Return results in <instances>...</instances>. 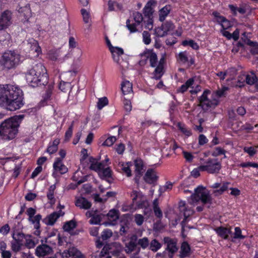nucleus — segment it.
Masks as SVG:
<instances>
[{
    "label": "nucleus",
    "instance_id": "obj_1",
    "mask_svg": "<svg viewBox=\"0 0 258 258\" xmlns=\"http://www.w3.org/2000/svg\"><path fill=\"white\" fill-rule=\"evenodd\" d=\"M24 118V114L9 117L0 123V137L3 140L14 139L18 133V128Z\"/></svg>",
    "mask_w": 258,
    "mask_h": 258
},
{
    "label": "nucleus",
    "instance_id": "obj_2",
    "mask_svg": "<svg viewBox=\"0 0 258 258\" xmlns=\"http://www.w3.org/2000/svg\"><path fill=\"white\" fill-rule=\"evenodd\" d=\"M142 59L140 61L141 65L146 63V60H149L150 66L152 68H155L153 73V78L155 80H159L164 73V64L165 58L163 57L158 61L157 55L152 50H146L143 53L140 54Z\"/></svg>",
    "mask_w": 258,
    "mask_h": 258
},
{
    "label": "nucleus",
    "instance_id": "obj_3",
    "mask_svg": "<svg viewBox=\"0 0 258 258\" xmlns=\"http://www.w3.org/2000/svg\"><path fill=\"white\" fill-rule=\"evenodd\" d=\"M26 78L27 82L32 87L44 85L48 80L46 70L40 62L35 63L28 71Z\"/></svg>",
    "mask_w": 258,
    "mask_h": 258
},
{
    "label": "nucleus",
    "instance_id": "obj_4",
    "mask_svg": "<svg viewBox=\"0 0 258 258\" xmlns=\"http://www.w3.org/2000/svg\"><path fill=\"white\" fill-rule=\"evenodd\" d=\"M20 55L14 51H7L3 53L0 65L8 70L15 68L20 62Z\"/></svg>",
    "mask_w": 258,
    "mask_h": 258
},
{
    "label": "nucleus",
    "instance_id": "obj_5",
    "mask_svg": "<svg viewBox=\"0 0 258 258\" xmlns=\"http://www.w3.org/2000/svg\"><path fill=\"white\" fill-rule=\"evenodd\" d=\"M190 198V203L191 204H194L201 200L203 204H208V207L209 208L212 203V198L210 195L202 186H199L195 189V194L191 195Z\"/></svg>",
    "mask_w": 258,
    "mask_h": 258
},
{
    "label": "nucleus",
    "instance_id": "obj_6",
    "mask_svg": "<svg viewBox=\"0 0 258 258\" xmlns=\"http://www.w3.org/2000/svg\"><path fill=\"white\" fill-rule=\"evenodd\" d=\"M24 104L22 98H0V106L9 111H15Z\"/></svg>",
    "mask_w": 258,
    "mask_h": 258
},
{
    "label": "nucleus",
    "instance_id": "obj_7",
    "mask_svg": "<svg viewBox=\"0 0 258 258\" xmlns=\"http://www.w3.org/2000/svg\"><path fill=\"white\" fill-rule=\"evenodd\" d=\"M24 95L23 91L18 86L0 85V97H23Z\"/></svg>",
    "mask_w": 258,
    "mask_h": 258
},
{
    "label": "nucleus",
    "instance_id": "obj_8",
    "mask_svg": "<svg viewBox=\"0 0 258 258\" xmlns=\"http://www.w3.org/2000/svg\"><path fill=\"white\" fill-rule=\"evenodd\" d=\"M221 168V165L217 159L209 158L204 165L199 167L202 171H207L210 174L217 173Z\"/></svg>",
    "mask_w": 258,
    "mask_h": 258
},
{
    "label": "nucleus",
    "instance_id": "obj_9",
    "mask_svg": "<svg viewBox=\"0 0 258 258\" xmlns=\"http://www.w3.org/2000/svg\"><path fill=\"white\" fill-rule=\"evenodd\" d=\"M175 28V26L173 22L167 21L155 29V33L159 37H163L170 34L173 35L174 33Z\"/></svg>",
    "mask_w": 258,
    "mask_h": 258
},
{
    "label": "nucleus",
    "instance_id": "obj_10",
    "mask_svg": "<svg viewBox=\"0 0 258 258\" xmlns=\"http://www.w3.org/2000/svg\"><path fill=\"white\" fill-rule=\"evenodd\" d=\"M133 19L135 23H131L132 20L128 19L126 21V27L131 33L136 32L138 31L137 26L139 25L143 21V17L141 13L135 12L133 14Z\"/></svg>",
    "mask_w": 258,
    "mask_h": 258
},
{
    "label": "nucleus",
    "instance_id": "obj_11",
    "mask_svg": "<svg viewBox=\"0 0 258 258\" xmlns=\"http://www.w3.org/2000/svg\"><path fill=\"white\" fill-rule=\"evenodd\" d=\"M12 13L5 11L0 16V31L7 29L12 23Z\"/></svg>",
    "mask_w": 258,
    "mask_h": 258
},
{
    "label": "nucleus",
    "instance_id": "obj_12",
    "mask_svg": "<svg viewBox=\"0 0 258 258\" xmlns=\"http://www.w3.org/2000/svg\"><path fill=\"white\" fill-rule=\"evenodd\" d=\"M29 216L28 220L34 224L35 229L40 228V221L41 219V216L38 214L34 216L36 213V210L33 208H29L26 211Z\"/></svg>",
    "mask_w": 258,
    "mask_h": 258
},
{
    "label": "nucleus",
    "instance_id": "obj_13",
    "mask_svg": "<svg viewBox=\"0 0 258 258\" xmlns=\"http://www.w3.org/2000/svg\"><path fill=\"white\" fill-rule=\"evenodd\" d=\"M164 241L165 243L167 244V247L165 251H168V258H172L174 253L178 250L176 242L174 239L168 237L164 238Z\"/></svg>",
    "mask_w": 258,
    "mask_h": 258
},
{
    "label": "nucleus",
    "instance_id": "obj_14",
    "mask_svg": "<svg viewBox=\"0 0 258 258\" xmlns=\"http://www.w3.org/2000/svg\"><path fill=\"white\" fill-rule=\"evenodd\" d=\"M200 105L204 110H208L210 107H215L219 103L216 98H200Z\"/></svg>",
    "mask_w": 258,
    "mask_h": 258
},
{
    "label": "nucleus",
    "instance_id": "obj_15",
    "mask_svg": "<svg viewBox=\"0 0 258 258\" xmlns=\"http://www.w3.org/2000/svg\"><path fill=\"white\" fill-rule=\"evenodd\" d=\"M52 249L46 244H42L37 247L35 250V253L38 256H44L51 253Z\"/></svg>",
    "mask_w": 258,
    "mask_h": 258
},
{
    "label": "nucleus",
    "instance_id": "obj_16",
    "mask_svg": "<svg viewBox=\"0 0 258 258\" xmlns=\"http://www.w3.org/2000/svg\"><path fill=\"white\" fill-rule=\"evenodd\" d=\"M61 211H59L58 212H54L49 215L43 220V222L47 225H53L56 221L57 219L61 216ZM64 214L63 213L61 215Z\"/></svg>",
    "mask_w": 258,
    "mask_h": 258
},
{
    "label": "nucleus",
    "instance_id": "obj_17",
    "mask_svg": "<svg viewBox=\"0 0 258 258\" xmlns=\"http://www.w3.org/2000/svg\"><path fill=\"white\" fill-rule=\"evenodd\" d=\"M59 88L61 92H67L69 91V96H74L77 95L75 91L73 90V88L70 82L61 81L59 83Z\"/></svg>",
    "mask_w": 258,
    "mask_h": 258
},
{
    "label": "nucleus",
    "instance_id": "obj_18",
    "mask_svg": "<svg viewBox=\"0 0 258 258\" xmlns=\"http://www.w3.org/2000/svg\"><path fill=\"white\" fill-rule=\"evenodd\" d=\"M158 178V177L156 172L152 169H148L144 177L145 181L149 184L155 182L157 180Z\"/></svg>",
    "mask_w": 258,
    "mask_h": 258
},
{
    "label": "nucleus",
    "instance_id": "obj_19",
    "mask_svg": "<svg viewBox=\"0 0 258 258\" xmlns=\"http://www.w3.org/2000/svg\"><path fill=\"white\" fill-rule=\"evenodd\" d=\"M121 90L123 95H133L132 84L128 81H122L121 84Z\"/></svg>",
    "mask_w": 258,
    "mask_h": 258
},
{
    "label": "nucleus",
    "instance_id": "obj_20",
    "mask_svg": "<svg viewBox=\"0 0 258 258\" xmlns=\"http://www.w3.org/2000/svg\"><path fill=\"white\" fill-rule=\"evenodd\" d=\"M191 254V249L189 244L186 241L182 243L179 251V258L189 257Z\"/></svg>",
    "mask_w": 258,
    "mask_h": 258
},
{
    "label": "nucleus",
    "instance_id": "obj_21",
    "mask_svg": "<svg viewBox=\"0 0 258 258\" xmlns=\"http://www.w3.org/2000/svg\"><path fill=\"white\" fill-rule=\"evenodd\" d=\"M53 167L55 171L59 172L63 174L67 173L68 171V168L62 163L60 158H57L54 162Z\"/></svg>",
    "mask_w": 258,
    "mask_h": 258
},
{
    "label": "nucleus",
    "instance_id": "obj_22",
    "mask_svg": "<svg viewBox=\"0 0 258 258\" xmlns=\"http://www.w3.org/2000/svg\"><path fill=\"white\" fill-rule=\"evenodd\" d=\"M75 205L81 209L88 210L90 209L92 204L84 197H79L75 202Z\"/></svg>",
    "mask_w": 258,
    "mask_h": 258
},
{
    "label": "nucleus",
    "instance_id": "obj_23",
    "mask_svg": "<svg viewBox=\"0 0 258 258\" xmlns=\"http://www.w3.org/2000/svg\"><path fill=\"white\" fill-rule=\"evenodd\" d=\"M125 251L127 253H131L136 251L134 253L135 255H138L140 251V248L137 247L136 242L131 240L128 243L126 244Z\"/></svg>",
    "mask_w": 258,
    "mask_h": 258
},
{
    "label": "nucleus",
    "instance_id": "obj_24",
    "mask_svg": "<svg viewBox=\"0 0 258 258\" xmlns=\"http://www.w3.org/2000/svg\"><path fill=\"white\" fill-rule=\"evenodd\" d=\"M26 46L30 51L36 52L37 54L40 51V47L39 46L37 41L33 38L29 39L27 41Z\"/></svg>",
    "mask_w": 258,
    "mask_h": 258
},
{
    "label": "nucleus",
    "instance_id": "obj_25",
    "mask_svg": "<svg viewBox=\"0 0 258 258\" xmlns=\"http://www.w3.org/2000/svg\"><path fill=\"white\" fill-rule=\"evenodd\" d=\"M98 174L101 178L105 179L109 183L112 182V171L109 167L103 169Z\"/></svg>",
    "mask_w": 258,
    "mask_h": 258
},
{
    "label": "nucleus",
    "instance_id": "obj_26",
    "mask_svg": "<svg viewBox=\"0 0 258 258\" xmlns=\"http://www.w3.org/2000/svg\"><path fill=\"white\" fill-rule=\"evenodd\" d=\"M18 11L21 15L24 17L25 21L27 22L31 17V11L29 5H27L23 7H20Z\"/></svg>",
    "mask_w": 258,
    "mask_h": 258
},
{
    "label": "nucleus",
    "instance_id": "obj_27",
    "mask_svg": "<svg viewBox=\"0 0 258 258\" xmlns=\"http://www.w3.org/2000/svg\"><path fill=\"white\" fill-rule=\"evenodd\" d=\"M134 165L135 167V174H139V175H142L145 170L143 160L141 159H137L134 161Z\"/></svg>",
    "mask_w": 258,
    "mask_h": 258
},
{
    "label": "nucleus",
    "instance_id": "obj_28",
    "mask_svg": "<svg viewBox=\"0 0 258 258\" xmlns=\"http://www.w3.org/2000/svg\"><path fill=\"white\" fill-rule=\"evenodd\" d=\"M171 10L170 6L166 5L159 11V20L161 22H163L166 17L168 15Z\"/></svg>",
    "mask_w": 258,
    "mask_h": 258
},
{
    "label": "nucleus",
    "instance_id": "obj_29",
    "mask_svg": "<svg viewBox=\"0 0 258 258\" xmlns=\"http://www.w3.org/2000/svg\"><path fill=\"white\" fill-rule=\"evenodd\" d=\"M241 80H243L246 84L249 85L254 84L257 79V77L253 73L250 74L243 75L240 77Z\"/></svg>",
    "mask_w": 258,
    "mask_h": 258
},
{
    "label": "nucleus",
    "instance_id": "obj_30",
    "mask_svg": "<svg viewBox=\"0 0 258 258\" xmlns=\"http://www.w3.org/2000/svg\"><path fill=\"white\" fill-rule=\"evenodd\" d=\"M215 230L218 235L225 239H228L229 234L231 233L230 229L224 227H218Z\"/></svg>",
    "mask_w": 258,
    "mask_h": 258
},
{
    "label": "nucleus",
    "instance_id": "obj_31",
    "mask_svg": "<svg viewBox=\"0 0 258 258\" xmlns=\"http://www.w3.org/2000/svg\"><path fill=\"white\" fill-rule=\"evenodd\" d=\"M28 235H25L22 232L13 233L12 237L14 240L17 241L18 242L23 245L24 240H26Z\"/></svg>",
    "mask_w": 258,
    "mask_h": 258
},
{
    "label": "nucleus",
    "instance_id": "obj_32",
    "mask_svg": "<svg viewBox=\"0 0 258 258\" xmlns=\"http://www.w3.org/2000/svg\"><path fill=\"white\" fill-rule=\"evenodd\" d=\"M183 213L184 219L181 223V225L182 226V230H183L185 223L187 222V218L192 215L194 213V211L193 210L190 209L186 208L184 211H182Z\"/></svg>",
    "mask_w": 258,
    "mask_h": 258
},
{
    "label": "nucleus",
    "instance_id": "obj_33",
    "mask_svg": "<svg viewBox=\"0 0 258 258\" xmlns=\"http://www.w3.org/2000/svg\"><path fill=\"white\" fill-rule=\"evenodd\" d=\"M102 214H99L97 210L94 211V215L89 220L91 224H99L101 221Z\"/></svg>",
    "mask_w": 258,
    "mask_h": 258
},
{
    "label": "nucleus",
    "instance_id": "obj_34",
    "mask_svg": "<svg viewBox=\"0 0 258 258\" xmlns=\"http://www.w3.org/2000/svg\"><path fill=\"white\" fill-rule=\"evenodd\" d=\"M153 210L155 213V215L156 217L159 218H161L162 217V212L159 207L158 206V199H156L154 200L153 203Z\"/></svg>",
    "mask_w": 258,
    "mask_h": 258
},
{
    "label": "nucleus",
    "instance_id": "obj_35",
    "mask_svg": "<svg viewBox=\"0 0 258 258\" xmlns=\"http://www.w3.org/2000/svg\"><path fill=\"white\" fill-rule=\"evenodd\" d=\"M228 7L231 11L232 13L235 16L237 14V13H239L241 14H243L246 12L245 9L243 7L238 8L233 5H229Z\"/></svg>",
    "mask_w": 258,
    "mask_h": 258
},
{
    "label": "nucleus",
    "instance_id": "obj_36",
    "mask_svg": "<svg viewBox=\"0 0 258 258\" xmlns=\"http://www.w3.org/2000/svg\"><path fill=\"white\" fill-rule=\"evenodd\" d=\"M219 23L221 25L222 29H227L231 27L230 22L224 17H219Z\"/></svg>",
    "mask_w": 258,
    "mask_h": 258
},
{
    "label": "nucleus",
    "instance_id": "obj_37",
    "mask_svg": "<svg viewBox=\"0 0 258 258\" xmlns=\"http://www.w3.org/2000/svg\"><path fill=\"white\" fill-rule=\"evenodd\" d=\"M150 249L156 252L161 247V244L157 241L156 239L152 240L150 243H149Z\"/></svg>",
    "mask_w": 258,
    "mask_h": 258
},
{
    "label": "nucleus",
    "instance_id": "obj_38",
    "mask_svg": "<svg viewBox=\"0 0 258 258\" xmlns=\"http://www.w3.org/2000/svg\"><path fill=\"white\" fill-rule=\"evenodd\" d=\"M129 222L126 220L122 221L119 229V233L121 235H125L128 232L129 229Z\"/></svg>",
    "mask_w": 258,
    "mask_h": 258
},
{
    "label": "nucleus",
    "instance_id": "obj_39",
    "mask_svg": "<svg viewBox=\"0 0 258 258\" xmlns=\"http://www.w3.org/2000/svg\"><path fill=\"white\" fill-rule=\"evenodd\" d=\"M38 240H35L31 238V236L28 235L25 240V246L29 248H31L34 247L35 245L37 243Z\"/></svg>",
    "mask_w": 258,
    "mask_h": 258
},
{
    "label": "nucleus",
    "instance_id": "obj_40",
    "mask_svg": "<svg viewBox=\"0 0 258 258\" xmlns=\"http://www.w3.org/2000/svg\"><path fill=\"white\" fill-rule=\"evenodd\" d=\"M108 219L110 221H114L118 219V212L115 210H111L107 214Z\"/></svg>",
    "mask_w": 258,
    "mask_h": 258
},
{
    "label": "nucleus",
    "instance_id": "obj_41",
    "mask_svg": "<svg viewBox=\"0 0 258 258\" xmlns=\"http://www.w3.org/2000/svg\"><path fill=\"white\" fill-rule=\"evenodd\" d=\"M76 227V222L71 220L69 222H66L63 226V228L66 231H69L71 230H73Z\"/></svg>",
    "mask_w": 258,
    "mask_h": 258
},
{
    "label": "nucleus",
    "instance_id": "obj_42",
    "mask_svg": "<svg viewBox=\"0 0 258 258\" xmlns=\"http://www.w3.org/2000/svg\"><path fill=\"white\" fill-rule=\"evenodd\" d=\"M177 127L178 129L186 136L189 137L191 135L190 130L187 129L184 124H183L180 122H178L177 123Z\"/></svg>",
    "mask_w": 258,
    "mask_h": 258
},
{
    "label": "nucleus",
    "instance_id": "obj_43",
    "mask_svg": "<svg viewBox=\"0 0 258 258\" xmlns=\"http://www.w3.org/2000/svg\"><path fill=\"white\" fill-rule=\"evenodd\" d=\"M81 14L83 17V21L85 23H89L91 21L90 14L89 12L84 9L81 10Z\"/></svg>",
    "mask_w": 258,
    "mask_h": 258
},
{
    "label": "nucleus",
    "instance_id": "obj_44",
    "mask_svg": "<svg viewBox=\"0 0 258 258\" xmlns=\"http://www.w3.org/2000/svg\"><path fill=\"white\" fill-rule=\"evenodd\" d=\"M188 57L186 51L180 52L178 54V60L182 63L185 64L188 61Z\"/></svg>",
    "mask_w": 258,
    "mask_h": 258
},
{
    "label": "nucleus",
    "instance_id": "obj_45",
    "mask_svg": "<svg viewBox=\"0 0 258 258\" xmlns=\"http://www.w3.org/2000/svg\"><path fill=\"white\" fill-rule=\"evenodd\" d=\"M108 104L107 98H99L97 102V106L99 110H101L105 106Z\"/></svg>",
    "mask_w": 258,
    "mask_h": 258
},
{
    "label": "nucleus",
    "instance_id": "obj_46",
    "mask_svg": "<svg viewBox=\"0 0 258 258\" xmlns=\"http://www.w3.org/2000/svg\"><path fill=\"white\" fill-rule=\"evenodd\" d=\"M182 44L183 46L189 45L191 47L195 50H197L199 48L198 44L192 40H184L182 42Z\"/></svg>",
    "mask_w": 258,
    "mask_h": 258
},
{
    "label": "nucleus",
    "instance_id": "obj_47",
    "mask_svg": "<svg viewBox=\"0 0 258 258\" xmlns=\"http://www.w3.org/2000/svg\"><path fill=\"white\" fill-rule=\"evenodd\" d=\"M116 138L115 136L108 137L102 144L103 146L110 147L116 141Z\"/></svg>",
    "mask_w": 258,
    "mask_h": 258
},
{
    "label": "nucleus",
    "instance_id": "obj_48",
    "mask_svg": "<svg viewBox=\"0 0 258 258\" xmlns=\"http://www.w3.org/2000/svg\"><path fill=\"white\" fill-rule=\"evenodd\" d=\"M138 244L143 249L146 248L149 245V241L147 237L139 239L138 241Z\"/></svg>",
    "mask_w": 258,
    "mask_h": 258
},
{
    "label": "nucleus",
    "instance_id": "obj_49",
    "mask_svg": "<svg viewBox=\"0 0 258 258\" xmlns=\"http://www.w3.org/2000/svg\"><path fill=\"white\" fill-rule=\"evenodd\" d=\"M142 36L144 43L146 45L149 44L151 41L150 34L148 31H144L142 33Z\"/></svg>",
    "mask_w": 258,
    "mask_h": 258
},
{
    "label": "nucleus",
    "instance_id": "obj_50",
    "mask_svg": "<svg viewBox=\"0 0 258 258\" xmlns=\"http://www.w3.org/2000/svg\"><path fill=\"white\" fill-rule=\"evenodd\" d=\"M11 245L12 249L15 252L19 251L21 249V246L23 245L21 243L14 240L12 241Z\"/></svg>",
    "mask_w": 258,
    "mask_h": 258
},
{
    "label": "nucleus",
    "instance_id": "obj_51",
    "mask_svg": "<svg viewBox=\"0 0 258 258\" xmlns=\"http://www.w3.org/2000/svg\"><path fill=\"white\" fill-rule=\"evenodd\" d=\"M147 19V20H144V23H146L145 28L149 30H152L153 28V17H146L145 19Z\"/></svg>",
    "mask_w": 258,
    "mask_h": 258
},
{
    "label": "nucleus",
    "instance_id": "obj_52",
    "mask_svg": "<svg viewBox=\"0 0 258 258\" xmlns=\"http://www.w3.org/2000/svg\"><path fill=\"white\" fill-rule=\"evenodd\" d=\"M112 236V232L111 230H104L101 234V238L103 240H107Z\"/></svg>",
    "mask_w": 258,
    "mask_h": 258
},
{
    "label": "nucleus",
    "instance_id": "obj_53",
    "mask_svg": "<svg viewBox=\"0 0 258 258\" xmlns=\"http://www.w3.org/2000/svg\"><path fill=\"white\" fill-rule=\"evenodd\" d=\"M55 188L56 186L55 184L51 185L49 187L48 191L47 194V197L49 200H52L54 199V191Z\"/></svg>",
    "mask_w": 258,
    "mask_h": 258
},
{
    "label": "nucleus",
    "instance_id": "obj_54",
    "mask_svg": "<svg viewBox=\"0 0 258 258\" xmlns=\"http://www.w3.org/2000/svg\"><path fill=\"white\" fill-rule=\"evenodd\" d=\"M124 108L126 111L130 112L132 109V102L131 100L124 99L123 100Z\"/></svg>",
    "mask_w": 258,
    "mask_h": 258
},
{
    "label": "nucleus",
    "instance_id": "obj_55",
    "mask_svg": "<svg viewBox=\"0 0 258 258\" xmlns=\"http://www.w3.org/2000/svg\"><path fill=\"white\" fill-rule=\"evenodd\" d=\"M110 51L112 53H115L116 55H121L123 53V50L122 48L117 47H110Z\"/></svg>",
    "mask_w": 258,
    "mask_h": 258
},
{
    "label": "nucleus",
    "instance_id": "obj_56",
    "mask_svg": "<svg viewBox=\"0 0 258 258\" xmlns=\"http://www.w3.org/2000/svg\"><path fill=\"white\" fill-rule=\"evenodd\" d=\"M153 11L152 8H149V7L145 6V7L144 8V14L145 18L146 17H153Z\"/></svg>",
    "mask_w": 258,
    "mask_h": 258
},
{
    "label": "nucleus",
    "instance_id": "obj_57",
    "mask_svg": "<svg viewBox=\"0 0 258 258\" xmlns=\"http://www.w3.org/2000/svg\"><path fill=\"white\" fill-rule=\"evenodd\" d=\"M235 239H244V236L241 234V230L238 227L235 228V232L234 233V237Z\"/></svg>",
    "mask_w": 258,
    "mask_h": 258
},
{
    "label": "nucleus",
    "instance_id": "obj_58",
    "mask_svg": "<svg viewBox=\"0 0 258 258\" xmlns=\"http://www.w3.org/2000/svg\"><path fill=\"white\" fill-rule=\"evenodd\" d=\"M115 6H116L118 9H120L121 7L120 6L115 3L114 2H113L111 0L108 1V11H112L115 10Z\"/></svg>",
    "mask_w": 258,
    "mask_h": 258
},
{
    "label": "nucleus",
    "instance_id": "obj_59",
    "mask_svg": "<svg viewBox=\"0 0 258 258\" xmlns=\"http://www.w3.org/2000/svg\"><path fill=\"white\" fill-rule=\"evenodd\" d=\"M144 218L141 214H136L135 215V221L138 226H141L144 222Z\"/></svg>",
    "mask_w": 258,
    "mask_h": 258
},
{
    "label": "nucleus",
    "instance_id": "obj_60",
    "mask_svg": "<svg viewBox=\"0 0 258 258\" xmlns=\"http://www.w3.org/2000/svg\"><path fill=\"white\" fill-rule=\"evenodd\" d=\"M228 88L227 87H223L221 89H218L216 91V94L218 97L225 95L226 92L228 91Z\"/></svg>",
    "mask_w": 258,
    "mask_h": 258
},
{
    "label": "nucleus",
    "instance_id": "obj_61",
    "mask_svg": "<svg viewBox=\"0 0 258 258\" xmlns=\"http://www.w3.org/2000/svg\"><path fill=\"white\" fill-rule=\"evenodd\" d=\"M74 123V121H73L72 122L71 125L69 126L68 130L66 132L65 137H66V138L68 140L70 139V138L72 137Z\"/></svg>",
    "mask_w": 258,
    "mask_h": 258
},
{
    "label": "nucleus",
    "instance_id": "obj_62",
    "mask_svg": "<svg viewBox=\"0 0 258 258\" xmlns=\"http://www.w3.org/2000/svg\"><path fill=\"white\" fill-rule=\"evenodd\" d=\"M183 155L186 160L189 162L192 161L194 159V156L189 152L186 151H183Z\"/></svg>",
    "mask_w": 258,
    "mask_h": 258
},
{
    "label": "nucleus",
    "instance_id": "obj_63",
    "mask_svg": "<svg viewBox=\"0 0 258 258\" xmlns=\"http://www.w3.org/2000/svg\"><path fill=\"white\" fill-rule=\"evenodd\" d=\"M208 139L206 137L201 134L199 137V144L200 145L202 146L208 142Z\"/></svg>",
    "mask_w": 258,
    "mask_h": 258
},
{
    "label": "nucleus",
    "instance_id": "obj_64",
    "mask_svg": "<svg viewBox=\"0 0 258 258\" xmlns=\"http://www.w3.org/2000/svg\"><path fill=\"white\" fill-rule=\"evenodd\" d=\"M10 229L9 225L8 224H5L0 228V233L3 235H6L9 233Z\"/></svg>",
    "mask_w": 258,
    "mask_h": 258
}]
</instances>
